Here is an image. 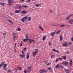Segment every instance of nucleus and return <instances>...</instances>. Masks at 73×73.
Listing matches in <instances>:
<instances>
[{"instance_id":"obj_1","label":"nucleus","mask_w":73,"mask_h":73,"mask_svg":"<svg viewBox=\"0 0 73 73\" xmlns=\"http://www.w3.org/2000/svg\"><path fill=\"white\" fill-rule=\"evenodd\" d=\"M27 19V17L26 16L25 17H23V18L21 20V21L22 22H24V21H25V20H26V19Z\"/></svg>"},{"instance_id":"obj_2","label":"nucleus","mask_w":73,"mask_h":73,"mask_svg":"<svg viewBox=\"0 0 73 73\" xmlns=\"http://www.w3.org/2000/svg\"><path fill=\"white\" fill-rule=\"evenodd\" d=\"M62 64L64 65H65V66L66 65H67L68 64V62L66 61L63 62Z\"/></svg>"},{"instance_id":"obj_3","label":"nucleus","mask_w":73,"mask_h":73,"mask_svg":"<svg viewBox=\"0 0 73 73\" xmlns=\"http://www.w3.org/2000/svg\"><path fill=\"white\" fill-rule=\"evenodd\" d=\"M73 14H70L68 16V17H67L66 18V20H69V19H70V17H71V16H73Z\"/></svg>"},{"instance_id":"obj_4","label":"nucleus","mask_w":73,"mask_h":73,"mask_svg":"<svg viewBox=\"0 0 73 73\" xmlns=\"http://www.w3.org/2000/svg\"><path fill=\"white\" fill-rule=\"evenodd\" d=\"M29 41V43L30 44H31V43H32V42H35V40H32V39H29L28 40Z\"/></svg>"},{"instance_id":"obj_5","label":"nucleus","mask_w":73,"mask_h":73,"mask_svg":"<svg viewBox=\"0 0 73 73\" xmlns=\"http://www.w3.org/2000/svg\"><path fill=\"white\" fill-rule=\"evenodd\" d=\"M8 3H9V5H12V3H13V2H12L11 1V0H8Z\"/></svg>"},{"instance_id":"obj_6","label":"nucleus","mask_w":73,"mask_h":73,"mask_svg":"<svg viewBox=\"0 0 73 73\" xmlns=\"http://www.w3.org/2000/svg\"><path fill=\"white\" fill-rule=\"evenodd\" d=\"M73 22V19H72L68 21V23L70 24H72Z\"/></svg>"},{"instance_id":"obj_7","label":"nucleus","mask_w":73,"mask_h":73,"mask_svg":"<svg viewBox=\"0 0 73 73\" xmlns=\"http://www.w3.org/2000/svg\"><path fill=\"white\" fill-rule=\"evenodd\" d=\"M72 61L73 60H72V59H71L70 60L69 63L70 66H72L73 65V62H72Z\"/></svg>"},{"instance_id":"obj_8","label":"nucleus","mask_w":73,"mask_h":73,"mask_svg":"<svg viewBox=\"0 0 73 73\" xmlns=\"http://www.w3.org/2000/svg\"><path fill=\"white\" fill-rule=\"evenodd\" d=\"M35 7H41V4H36L35 5Z\"/></svg>"},{"instance_id":"obj_9","label":"nucleus","mask_w":73,"mask_h":73,"mask_svg":"<svg viewBox=\"0 0 73 73\" xmlns=\"http://www.w3.org/2000/svg\"><path fill=\"white\" fill-rule=\"evenodd\" d=\"M27 13V11H25V10H23L21 12V13L22 14H25Z\"/></svg>"},{"instance_id":"obj_10","label":"nucleus","mask_w":73,"mask_h":73,"mask_svg":"<svg viewBox=\"0 0 73 73\" xmlns=\"http://www.w3.org/2000/svg\"><path fill=\"white\" fill-rule=\"evenodd\" d=\"M68 45V43L66 42H64V44H63V46H65V47H66Z\"/></svg>"},{"instance_id":"obj_11","label":"nucleus","mask_w":73,"mask_h":73,"mask_svg":"<svg viewBox=\"0 0 73 73\" xmlns=\"http://www.w3.org/2000/svg\"><path fill=\"white\" fill-rule=\"evenodd\" d=\"M31 69H32V67L31 66H29L27 69L28 71H29V72H31Z\"/></svg>"},{"instance_id":"obj_12","label":"nucleus","mask_w":73,"mask_h":73,"mask_svg":"<svg viewBox=\"0 0 73 73\" xmlns=\"http://www.w3.org/2000/svg\"><path fill=\"white\" fill-rule=\"evenodd\" d=\"M46 72V70L45 69H43L42 70H41L40 71V73H43Z\"/></svg>"},{"instance_id":"obj_13","label":"nucleus","mask_w":73,"mask_h":73,"mask_svg":"<svg viewBox=\"0 0 73 73\" xmlns=\"http://www.w3.org/2000/svg\"><path fill=\"white\" fill-rule=\"evenodd\" d=\"M33 56H36V54H37V52H35V51H33Z\"/></svg>"},{"instance_id":"obj_14","label":"nucleus","mask_w":73,"mask_h":73,"mask_svg":"<svg viewBox=\"0 0 73 73\" xmlns=\"http://www.w3.org/2000/svg\"><path fill=\"white\" fill-rule=\"evenodd\" d=\"M48 70H50V72H53V70H52V68L50 67L48 68Z\"/></svg>"},{"instance_id":"obj_15","label":"nucleus","mask_w":73,"mask_h":73,"mask_svg":"<svg viewBox=\"0 0 73 73\" xmlns=\"http://www.w3.org/2000/svg\"><path fill=\"white\" fill-rule=\"evenodd\" d=\"M7 21H8L11 24H12V22L9 19H7Z\"/></svg>"},{"instance_id":"obj_16","label":"nucleus","mask_w":73,"mask_h":73,"mask_svg":"<svg viewBox=\"0 0 73 73\" xmlns=\"http://www.w3.org/2000/svg\"><path fill=\"white\" fill-rule=\"evenodd\" d=\"M4 62H2L1 64H0V68H1L2 67V66L4 65Z\"/></svg>"},{"instance_id":"obj_17","label":"nucleus","mask_w":73,"mask_h":73,"mask_svg":"<svg viewBox=\"0 0 73 73\" xmlns=\"http://www.w3.org/2000/svg\"><path fill=\"white\" fill-rule=\"evenodd\" d=\"M27 19L29 21H30L31 20V17H28Z\"/></svg>"},{"instance_id":"obj_18","label":"nucleus","mask_w":73,"mask_h":73,"mask_svg":"<svg viewBox=\"0 0 73 73\" xmlns=\"http://www.w3.org/2000/svg\"><path fill=\"white\" fill-rule=\"evenodd\" d=\"M54 34H55V32H54L53 33H51V35L52 36H53L54 35Z\"/></svg>"},{"instance_id":"obj_19","label":"nucleus","mask_w":73,"mask_h":73,"mask_svg":"<svg viewBox=\"0 0 73 73\" xmlns=\"http://www.w3.org/2000/svg\"><path fill=\"white\" fill-rule=\"evenodd\" d=\"M20 56L21 58H23L25 56V54H24L23 55H20Z\"/></svg>"},{"instance_id":"obj_20","label":"nucleus","mask_w":73,"mask_h":73,"mask_svg":"<svg viewBox=\"0 0 73 73\" xmlns=\"http://www.w3.org/2000/svg\"><path fill=\"white\" fill-rule=\"evenodd\" d=\"M60 41H62V36L60 35Z\"/></svg>"},{"instance_id":"obj_21","label":"nucleus","mask_w":73,"mask_h":73,"mask_svg":"<svg viewBox=\"0 0 73 73\" xmlns=\"http://www.w3.org/2000/svg\"><path fill=\"white\" fill-rule=\"evenodd\" d=\"M29 53H27V59H28L29 58Z\"/></svg>"},{"instance_id":"obj_22","label":"nucleus","mask_w":73,"mask_h":73,"mask_svg":"<svg viewBox=\"0 0 73 73\" xmlns=\"http://www.w3.org/2000/svg\"><path fill=\"white\" fill-rule=\"evenodd\" d=\"M39 27L42 31H44V29H43V28H42L41 27V26H39Z\"/></svg>"},{"instance_id":"obj_23","label":"nucleus","mask_w":73,"mask_h":73,"mask_svg":"<svg viewBox=\"0 0 73 73\" xmlns=\"http://www.w3.org/2000/svg\"><path fill=\"white\" fill-rule=\"evenodd\" d=\"M62 58H63V59L64 60H66V57L65 56H62Z\"/></svg>"},{"instance_id":"obj_24","label":"nucleus","mask_w":73,"mask_h":73,"mask_svg":"<svg viewBox=\"0 0 73 73\" xmlns=\"http://www.w3.org/2000/svg\"><path fill=\"white\" fill-rule=\"evenodd\" d=\"M17 68L19 70H22V68L21 67H20L19 66H17Z\"/></svg>"},{"instance_id":"obj_25","label":"nucleus","mask_w":73,"mask_h":73,"mask_svg":"<svg viewBox=\"0 0 73 73\" xmlns=\"http://www.w3.org/2000/svg\"><path fill=\"white\" fill-rule=\"evenodd\" d=\"M65 72L66 73H69V70L68 69H66V70Z\"/></svg>"},{"instance_id":"obj_26","label":"nucleus","mask_w":73,"mask_h":73,"mask_svg":"<svg viewBox=\"0 0 73 73\" xmlns=\"http://www.w3.org/2000/svg\"><path fill=\"white\" fill-rule=\"evenodd\" d=\"M46 36H44L43 37H42V40H45V38H46Z\"/></svg>"},{"instance_id":"obj_27","label":"nucleus","mask_w":73,"mask_h":73,"mask_svg":"<svg viewBox=\"0 0 73 73\" xmlns=\"http://www.w3.org/2000/svg\"><path fill=\"white\" fill-rule=\"evenodd\" d=\"M16 38V36L14 35L13 36V40H15V38Z\"/></svg>"},{"instance_id":"obj_28","label":"nucleus","mask_w":73,"mask_h":73,"mask_svg":"<svg viewBox=\"0 0 73 73\" xmlns=\"http://www.w3.org/2000/svg\"><path fill=\"white\" fill-rule=\"evenodd\" d=\"M20 11H21V10H19V11H18V10H16L15 11V13H19L20 12Z\"/></svg>"},{"instance_id":"obj_29","label":"nucleus","mask_w":73,"mask_h":73,"mask_svg":"<svg viewBox=\"0 0 73 73\" xmlns=\"http://www.w3.org/2000/svg\"><path fill=\"white\" fill-rule=\"evenodd\" d=\"M56 69H57V68H59V65H58V64H57L56 66Z\"/></svg>"},{"instance_id":"obj_30","label":"nucleus","mask_w":73,"mask_h":73,"mask_svg":"<svg viewBox=\"0 0 73 73\" xmlns=\"http://www.w3.org/2000/svg\"><path fill=\"white\" fill-rule=\"evenodd\" d=\"M65 26V25H60V27L62 28V27H64Z\"/></svg>"},{"instance_id":"obj_31","label":"nucleus","mask_w":73,"mask_h":73,"mask_svg":"<svg viewBox=\"0 0 73 73\" xmlns=\"http://www.w3.org/2000/svg\"><path fill=\"white\" fill-rule=\"evenodd\" d=\"M17 30L18 31H21V28L19 27H18L17 29Z\"/></svg>"},{"instance_id":"obj_32","label":"nucleus","mask_w":73,"mask_h":73,"mask_svg":"<svg viewBox=\"0 0 73 73\" xmlns=\"http://www.w3.org/2000/svg\"><path fill=\"white\" fill-rule=\"evenodd\" d=\"M4 66H3V67H7V65L6 64H4Z\"/></svg>"},{"instance_id":"obj_33","label":"nucleus","mask_w":73,"mask_h":73,"mask_svg":"<svg viewBox=\"0 0 73 73\" xmlns=\"http://www.w3.org/2000/svg\"><path fill=\"white\" fill-rule=\"evenodd\" d=\"M53 51L54 52H58V51L56 50L55 49H53Z\"/></svg>"},{"instance_id":"obj_34","label":"nucleus","mask_w":73,"mask_h":73,"mask_svg":"<svg viewBox=\"0 0 73 73\" xmlns=\"http://www.w3.org/2000/svg\"><path fill=\"white\" fill-rule=\"evenodd\" d=\"M3 69L5 70H6V71H7V68H6V67H3Z\"/></svg>"},{"instance_id":"obj_35","label":"nucleus","mask_w":73,"mask_h":73,"mask_svg":"<svg viewBox=\"0 0 73 73\" xmlns=\"http://www.w3.org/2000/svg\"><path fill=\"white\" fill-rule=\"evenodd\" d=\"M23 41H24V42H25V41H27V40L26 39H23Z\"/></svg>"},{"instance_id":"obj_36","label":"nucleus","mask_w":73,"mask_h":73,"mask_svg":"<svg viewBox=\"0 0 73 73\" xmlns=\"http://www.w3.org/2000/svg\"><path fill=\"white\" fill-rule=\"evenodd\" d=\"M58 60H63V58H58Z\"/></svg>"},{"instance_id":"obj_37","label":"nucleus","mask_w":73,"mask_h":73,"mask_svg":"<svg viewBox=\"0 0 73 73\" xmlns=\"http://www.w3.org/2000/svg\"><path fill=\"white\" fill-rule=\"evenodd\" d=\"M4 3H0V4H1V5H3V6H4L5 5H4Z\"/></svg>"},{"instance_id":"obj_38","label":"nucleus","mask_w":73,"mask_h":73,"mask_svg":"<svg viewBox=\"0 0 73 73\" xmlns=\"http://www.w3.org/2000/svg\"><path fill=\"white\" fill-rule=\"evenodd\" d=\"M60 31H61L60 30L58 31L56 33H57V34L59 33L60 32Z\"/></svg>"},{"instance_id":"obj_39","label":"nucleus","mask_w":73,"mask_h":73,"mask_svg":"<svg viewBox=\"0 0 73 73\" xmlns=\"http://www.w3.org/2000/svg\"><path fill=\"white\" fill-rule=\"evenodd\" d=\"M58 58H56V60H55V62H58Z\"/></svg>"},{"instance_id":"obj_40","label":"nucleus","mask_w":73,"mask_h":73,"mask_svg":"<svg viewBox=\"0 0 73 73\" xmlns=\"http://www.w3.org/2000/svg\"><path fill=\"white\" fill-rule=\"evenodd\" d=\"M23 7H24V8H27V6H26V5H22V6Z\"/></svg>"},{"instance_id":"obj_41","label":"nucleus","mask_w":73,"mask_h":73,"mask_svg":"<svg viewBox=\"0 0 73 73\" xmlns=\"http://www.w3.org/2000/svg\"><path fill=\"white\" fill-rule=\"evenodd\" d=\"M27 3H30L31 2V0H27Z\"/></svg>"},{"instance_id":"obj_42","label":"nucleus","mask_w":73,"mask_h":73,"mask_svg":"<svg viewBox=\"0 0 73 73\" xmlns=\"http://www.w3.org/2000/svg\"><path fill=\"white\" fill-rule=\"evenodd\" d=\"M35 52H36H36H38V50H37V49H35Z\"/></svg>"},{"instance_id":"obj_43","label":"nucleus","mask_w":73,"mask_h":73,"mask_svg":"<svg viewBox=\"0 0 73 73\" xmlns=\"http://www.w3.org/2000/svg\"><path fill=\"white\" fill-rule=\"evenodd\" d=\"M26 40H28L29 39V38H28V36L26 37Z\"/></svg>"},{"instance_id":"obj_44","label":"nucleus","mask_w":73,"mask_h":73,"mask_svg":"<svg viewBox=\"0 0 73 73\" xmlns=\"http://www.w3.org/2000/svg\"><path fill=\"white\" fill-rule=\"evenodd\" d=\"M60 66V68H62V69L63 68H64V66H63L62 65H61Z\"/></svg>"},{"instance_id":"obj_45","label":"nucleus","mask_w":73,"mask_h":73,"mask_svg":"<svg viewBox=\"0 0 73 73\" xmlns=\"http://www.w3.org/2000/svg\"><path fill=\"white\" fill-rule=\"evenodd\" d=\"M23 44V43L22 42H21V43H20V46H23V45L22 44Z\"/></svg>"},{"instance_id":"obj_46","label":"nucleus","mask_w":73,"mask_h":73,"mask_svg":"<svg viewBox=\"0 0 73 73\" xmlns=\"http://www.w3.org/2000/svg\"><path fill=\"white\" fill-rule=\"evenodd\" d=\"M16 33H13V36H15V35H16Z\"/></svg>"},{"instance_id":"obj_47","label":"nucleus","mask_w":73,"mask_h":73,"mask_svg":"<svg viewBox=\"0 0 73 73\" xmlns=\"http://www.w3.org/2000/svg\"><path fill=\"white\" fill-rule=\"evenodd\" d=\"M7 33H3V35H7Z\"/></svg>"},{"instance_id":"obj_48","label":"nucleus","mask_w":73,"mask_h":73,"mask_svg":"<svg viewBox=\"0 0 73 73\" xmlns=\"http://www.w3.org/2000/svg\"><path fill=\"white\" fill-rule=\"evenodd\" d=\"M49 12L50 13H53V11L52 10H50L49 11Z\"/></svg>"},{"instance_id":"obj_49","label":"nucleus","mask_w":73,"mask_h":73,"mask_svg":"<svg viewBox=\"0 0 73 73\" xmlns=\"http://www.w3.org/2000/svg\"><path fill=\"white\" fill-rule=\"evenodd\" d=\"M52 25H53V26H55L56 24L55 23H53L52 24Z\"/></svg>"},{"instance_id":"obj_50","label":"nucleus","mask_w":73,"mask_h":73,"mask_svg":"<svg viewBox=\"0 0 73 73\" xmlns=\"http://www.w3.org/2000/svg\"><path fill=\"white\" fill-rule=\"evenodd\" d=\"M17 44V43H15V48H16V45Z\"/></svg>"},{"instance_id":"obj_51","label":"nucleus","mask_w":73,"mask_h":73,"mask_svg":"<svg viewBox=\"0 0 73 73\" xmlns=\"http://www.w3.org/2000/svg\"><path fill=\"white\" fill-rule=\"evenodd\" d=\"M10 15L11 16H12L13 15H14V14L11 13H10Z\"/></svg>"},{"instance_id":"obj_52","label":"nucleus","mask_w":73,"mask_h":73,"mask_svg":"<svg viewBox=\"0 0 73 73\" xmlns=\"http://www.w3.org/2000/svg\"><path fill=\"white\" fill-rule=\"evenodd\" d=\"M48 44H49V46H51V43L49 42Z\"/></svg>"},{"instance_id":"obj_53","label":"nucleus","mask_w":73,"mask_h":73,"mask_svg":"<svg viewBox=\"0 0 73 73\" xmlns=\"http://www.w3.org/2000/svg\"><path fill=\"white\" fill-rule=\"evenodd\" d=\"M53 56H54V55H52L51 56V58H53Z\"/></svg>"},{"instance_id":"obj_54","label":"nucleus","mask_w":73,"mask_h":73,"mask_svg":"<svg viewBox=\"0 0 73 73\" xmlns=\"http://www.w3.org/2000/svg\"><path fill=\"white\" fill-rule=\"evenodd\" d=\"M24 72L25 73H27V70H25L24 71Z\"/></svg>"},{"instance_id":"obj_55","label":"nucleus","mask_w":73,"mask_h":73,"mask_svg":"<svg viewBox=\"0 0 73 73\" xmlns=\"http://www.w3.org/2000/svg\"><path fill=\"white\" fill-rule=\"evenodd\" d=\"M7 72H11V70H8V71H7Z\"/></svg>"},{"instance_id":"obj_56","label":"nucleus","mask_w":73,"mask_h":73,"mask_svg":"<svg viewBox=\"0 0 73 73\" xmlns=\"http://www.w3.org/2000/svg\"><path fill=\"white\" fill-rule=\"evenodd\" d=\"M68 44H71L72 42H68Z\"/></svg>"},{"instance_id":"obj_57","label":"nucleus","mask_w":73,"mask_h":73,"mask_svg":"<svg viewBox=\"0 0 73 73\" xmlns=\"http://www.w3.org/2000/svg\"><path fill=\"white\" fill-rule=\"evenodd\" d=\"M71 40L72 41H73V37L71 38Z\"/></svg>"},{"instance_id":"obj_58","label":"nucleus","mask_w":73,"mask_h":73,"mask_svg":"<svg viewBox=\"0 0 73 73\" xmlns=\"http://www.w3.org/2000/svg\"><path fill=\"white\" fill-rule=\"evenodd\" d=\"M27 49V48L26 47L25 48H24V49L23 50L24 51L25 50H26V49Z\"/></svg>"},{"instance_id":"obj_59","label":"nucleus","mask_w":73,"mask_h":73,"mask_svg":"<svg viewBox=\"0 0 73 73\" xmlns=\"http://www.w3.org/2000/svg\"><path fill=\"white\" fill-rule=\"evenodd\" d=\"M22 54H24V51H22Z\"/></svg>"},{"instance_id":"obj_60","label":"nucleus","mask_w":73,"mask_h":73,"mask_svg":"<svg viewBox=\"0 0 73 73\" xmlns=\"http://www.w3.org/2000/svg\"><path fill=\"white\" fill-rule=\"evenodd\" d=\"M25 37H28V34H26L25 35Z\"/></svg>"},{"instance_id":"obj_61","label":"nucleus","mask_w":73,"mask_h":73,"mask_svg":"<svg viewBox=\"0 0 73 73\" xmlns=\"http://www.w3.org/2000/svg\"><path fill=\"white\" fill-rule=\"evenodd\" d=\"M50 64L49 63H48L46 64V65H49Z\"/></svg>"},{"instance_id":"obj_62","label":"nucleus","mask_w":73,"mask_h":73,"mask_svg":"<svg viewBox=\"0 0 73 73\" xmlns=\"http://www.w3.org/2000/svg\"><path fill=\"white\" fill-rule=\"evenodd\" d=\"M22 1H24V0H21Z\"/></svg>"},{"instance_id":"obj_63","label":"nucleus","mask_w":73,"mask_h":73,"mask_svg":"<svg viewBox=\"0 0 73 73\" xmlns=\"http://www.w3.org/2000/svg\"><path fill=\"white\" fill-rule=\"evenodd\" d=\"M69 53V52L67 51V53L68 54V53Z\"/></svg>"},{"instance_id":"obj_64","label":"nucleus","mask_w":73,"mask_h":73,"mask_svg":"<svg viewBox=\"0 0 73 73\" xmlns=\"http://www.w3.org/2000/svg\"><path fill=\"white\" fill-rule=\"evenodd\" d=\"M16 71H17V69H16Z\"/></svg>"}]
</instances>
